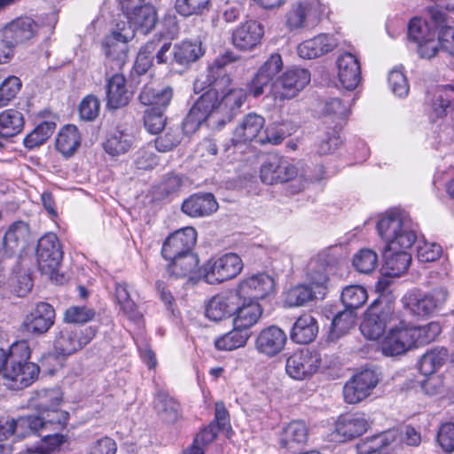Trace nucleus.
Here are the masks:
<instances>
[{"instance_id": "nucleus-1", "label": "nucleus", "mask_w": 454, "mask_h": 454, "mask_svg": "<svg viewBox=\"0 0 454 454\" xmlns=\"http://www.w3.org/2000/svg\"><path fill=\"white\" fill-rule=\"evenodd\" d=\"M362 334L379 340L378 349L387 357H397L436 340L442 327L437 322L416 325L405 320L400 311H368L360 325Z\"/></svg>"}, {"instance_id": "nucleus-2", "label": "nucleus", "mask_w": 454, "mask_h": 454, "mask_svg": "<svg viewBox=\"0 0 454 454\" xmlns=\"http://www.w3.org/2000/svg\"><path fill=\"white\" fill-rule=\"evenodd\" d=\"M376 227L385 243V274L398 277L408 270L411 262V249L417 240L415 224L406 213L395 209L380 215Z\"/></svg>"}, {"instance_id": "nucleus-3", "label": "nucleus", "mask_w": 454, "mask_h": 454, "mask_svg": "<svg viewBox=\"0 0 454 454\" xmlns=\"http://www.w3.org/2000/svg\"><path fill=\"white\" fill-rule=\"evenodd\" d=\"M212 86L199 98L184 120L186 132L196 130L203 123L212 129H221L239 114L247 99L245 89L231 88L219 93L221 82L216 79Z\"/></svg>"}, {"instance_id": "nucleus-4", "label": "nucleus", "mask_w": 454, "mask_h": 454, "mask_svg": "<svg viewBox=\"0 0 454 454\" xmlns=\"http://www.w3.org/2000/svg\"><path fill=\"white\" fill-rule=\"evenodd\" d=\"M30 354L28 343L25 340L13 343L6 352L3 377L8 388L23 389L37 379L40 370L37 364L28 361Z\"/></svg>"}, {"instance_id": "nucleus-5", "label": "nucleus", "mask_w": 454, "mask_h": 454, "mask_svg": "<svg viewBox=\"0 0 454 454\" xmlns=\"http://www.w3.org/2000/svg\"><path fill=\"white\" fill-rule=\"evenodd\" d=\"M61 394L58 389L37 391L30 401V405L38 411L36 419L42 422L41 429L58 430L63 428L68 420V412L59 409Z\"/></svg>"}, {"instance_id": "nucleus-6", "label": "nucleus", "mask_w": 454, "mask_h": 454, "mask_svg": "<svg viewBox=\"0 0 454 454\" xmlns=\"http://www.w3.org/2000/svg\"><path fill=\"white\" fill-rule=\"evenodd\" d=\"M243 266V262L237 254L227 253L207 260L200 273L205 282L215 285L236 278Z\"/></svg>"}, {"instance_id": "nucleus-7", "label": "nucleus", "mask_w": 454, "mask_h": 454, "mask_svg": "<svg viewBox=\"0 0 454 454\" xmlns=\"http://www.w3.org/2000/svg\"><path fill=\"white\" fill-rule=\"evenodd\" d=\"M320 0H297L286 11L284 23L290 31L315 26L326 11Z\"/></svg>"}, {"instance_id": "nucleus-8", "label": "nucleus", "mask_w": 454, "mask_h": 454, "mask_svg": "<svg viewBox=\"0 0 454 454\" xmlns=\"http://www.w3.org/2000/svg\"><path fill=\"white\" fill-rule=\"evenodd\" d=\"M447 297L448 292L444 287L435 288L427 294L413 290L403 297L402 302L403 308L411 315L425 318L441 309Z\"/></svg>"}, {"instance_id": "nucleus-9", "label": "nucleus", "mask_w": 454, "mask_h": 454, "mask_svg": "<svg viewBox=\"0 0 454 454\" xmlns=\"http://www.w3.org/2000/svg\"><path fill=\"white\" fill-rule=\"evenodd\" d=\"M435 27L421 18H413L408 26V37L410 42L416 44L419 57L431 59L438 51V43L435 39Z\"/></svg>"}, {"instance_id": "nucleus-10", "label": "nucleus", "mask_w": 454, "mask_h": 454, "mask_svg": "<svg viewBox=\"0 0 454 454\" xmlns=\"http://www.w3.org/2000/svg\"><path fill=\"white\" fill-rule=\"evenodd\" d=\"M95 334L96 331L91 326L83 329L64 326L55 335L54 348L60 355L70 356L86 346Z\"/></svg>"}, {"instance_id": "nucleus-11", "label": "nucleus", "mask_w": 454, "mask_h": 454, "mask_svg": "<svg viewBox=\"0 0 454 454\" xmlns=\"http://www.w3.org/2000/svg\"><path fill=\"white\" fill-rule=\"evenodd\" d=\"M340 247H330L321 250L309 263L308 278L315 287L324 288L328 281V271L340 262Z\"/></svg>"}, {"instance_id": "nucleus-12", "label": "nucleus", "mask_w": 454, "mask_h": 454, "mask_svg": "<svg viewBox=\"0 0 454 454\" xmlns=\"http://www.w3.org/2000/svg\"><path fill=\"white\" fill-rule=\"evenodd\" d=\"M310 82V74L304 68L286 71L270 86V93L277 99L294 98Z\"/></svg>"}, {"instance_id": "nucleus-13", "label": "nucleus", "mask_w": 454, "mask_h": 454, "mask_svg": "<svg viewBox=\"0 0 454 454\" xmlns=\"http://www.w3.org/2000/svg\"><path fill=\"white\" fill-rule=\"evenodd\" d=\"M380 381L379 373L373 369L356 372L343 387V396L348 403L355 404L371 395Z\"/></svg>"}, {"instance_id": "nucleus-14", "label": "nucleus", "mask_w": 454, "mask_h": 454, "mask_svg": "<svg viewBox=\"0 0 454 454\" xmlns=\"http://www.w3.org/2000/svg\"><path fill=\"white\" fill-rule=\"evenodd\" d=\"M63 253L54 233H47L37 243L36 259L42 273L52 278L62 261Z\"/></svg>"}, {"instance_id": "nucleus-15", "label": "nucleus", "mask_w": 454, "mask_h": 454, "mask_svg": "<svg viewBox=\"0 0 454 454\" xmlns=\"http://www.w3.org/2000/svg\"><path fill=\"white\" fill-rule=\"evenodd\" d=\"M321 364V357L308 348L293 353L286 360V372L293 379L301 380L314 374Z\"/></svg>"}, {"instance_id": "nucleus-16", "label": "nucleus", "mask_w": 454, "mask_h": 454, "mask_svg": "<svg viewBox=\"0 0 454 454\" xmlns=\"http://www.w3.org/2000/svg\"><path fill=\"white\" fill-rule=\"evenodd\" d=\"M274 286V279L270 275L258 273L243 278L234 292L240 300L257 301L273 293Z\"/></svg>"}, {"instance_id": "nucleus-17", "label": "nucleus", "mask_w": 454, "mask_h": 454, "mask_svg": "<svg viewBox=\"0 0 454 454\" xmlns=\"http://www.w3.org/2000/svg\"><path fill=\"white\" fill-rule=\"evenodd\" d=\"M297 175L298 168L294 163L278 156L270 157L260 171L261 180L266 184L288 182Z\"/></svg>"}, {"instance_id": "nucleus-18", "label": "nucleus", "mask_w": 454, "mask_h": 454, "mask_svg": "<svg viewBox=\"0 0 454 454\" xmlns=\"http://www.w3.org/2000/svg\"><path fill=\"white\" fill-rule=\"evenodd\" d=\"M121 10L134 29L145 35L151 32L156 25V9L147 0L136 4L121 6Z\"/></svg>"}, {"instance_id": "nucleus-19", "label": "nucleus", "mask_w": 454, "mask_h": 454, "mask_svg": "<svg viewBox=\"0 0 454 454\" xmlns=\"http://www.w3.org/2000/svg\"><path fill=\"white\" fill-rule=\"evenodd\" d=\"M29 236V227L22 221L12 223L4 234L0 232V262L14 256L25 247Z\"/></svg>"}, {"instance_id": "nucleus-20", "label": "nucleus", "mask_w": 454, "mask_h": 454, "mask_svg": "<svg viewBox=\"0 0 454 454\" xmlns=\"http://www.w3.org/2000/svg\"><path fill=\"white\" fill-rule=\"evenodd\" d=\"M197 240V232L192 227H184L171 233L164 241L161 254L165 259L191 253Z\"/></svg>"}, {"instance_id": "nucleus-21", "label": "nucleus", "mask_w": 454, "mask_h": 454, "mask_svg": "<svg viewBox=\"0 0 454 454\" xmlns=\"http://www.w3.org/2000/svg\"><path fill=\"white\" fill-rule=\"evenodd\" d=\"M263 35L264 27L260 22L250 20L232 31L231 43L239 51H250L261 43Z\"/></svg>"}, {"instance_id": "nucleus-22", "label": "nucleus", "mask_w": 454, "mask_h": 454, "mask_svg": "<svg viewBox=\"0 0 454 454\" xmlns=\"http://www.w3.org/2000/svg\"><path fill=\"white\" fill-rule=\"evenodd\" d=\"M283 67L282 58L278 53H273L260 67L251 83L248 90L254 97L257 98L264 92V88L271 86L276 81L275 76L281 71Z\"/></svg>"}, {"instance_id": "nucleus-23", "label": "nucleus", "mask_w": 454, "mask_h": 454, "mask_svg": "<svg viewBox=\"0 0 454 454\" xmlns=\"http://www.w3.org/2000/svg\"><path fill=\"white\" fill-rule=\"evenodd\" d=\"M54 321L55 310L53 307L47 302H39L25 317L23 327L27 333L41 335L51 329Z\"/></svg>"}, {"instance_id": "nucleus-24", "label": "nucleus", "mask_w": 454, "mask_h": 454, "mask_svg": "<svg viewBox=\"0 0 454 454\" xmlns=\"http://www.w3.org/2000/svg\"><path fill=\"white\" fill-rule=\"evenodd\" d=\"M337 46L338 39L334 35L322 33L301 43L297 53L302 59H312L333 51Z\"/></svg>"}, {"instance_id": "nucleus-25", "label": "nucleus", "mask_w": 454, "mask_h": 454, "mask_svg": "<svg viewBox=\"0 0 454 454\" xmlns=\"http://www.w3.org/2000/svg\"><path fill=\"white\" fill-rule=\"evenodd\" d=\"M38 31V25L29 17H20L7 23L2 29L6 42L14 46L31 40Z\"/></svg>"}, {"instance_id": "nucleus-26", "label": "nucleus", "mask_w": 454, "mask_h": 454, "mask_svg": "<svg viewBox=\"0 0 454 454\" xmlns=\"http://www.w3.org/2000/svg\"><path fill=\"white\" fill-rule=\"evenodd\" d=\"M286 343V333L279 327L271 325L259 333L255 340V348L258 353L272 357L283 350Z\"/></svg>"}, {"instance_id": "nucleus-27", "label": "nucleus", "mask_w": 454, "mask_h": 454, "mask_svg": "<svg viewBox=\"0 0 454 454\" xmlns=\"http://www.w3.org/2000/svg\"><path fill=\"white\" fill-rule=\"evenodd\" d=\"M338 78L341 85L348 90H355L361 81L360 64L357 58L349 52L340 54L337 60Z\"/></svg>"}, {"instance_id": "nucleus-28", "label": "nucleus", "mask_w": 454, "mask_h": 454, "mask_svg": "<svg viewBox=\"0 0 454 454\" xmlns=\"http://www.w3.org/2000/svg\"><path fill=\"white\" fill-rule=\"evenodd\" d=\"M368 426L364 413H348L338 418L335 432L342 441H345L360 436L367 430Z\"/></svg>"}, {"instance_id": "nucleus-29", "label": "nucleus", "mask_w": 454, "mask_h": 454, "mask_svg": "<svg viewBox=\"0 0 454 454\" xmlns=\"http://www.w3.org/2000/svg\"><path fill=\"white\" fill-rule=\"evenodd\" d=\"M234 290H229L215 295L206 307V316L212 321H220L229 317L234 312L236 300Z\"/></svg>"}, {"instance_id": "nucleus-30", "label": "nucleus", "mask_w": 454, "mask_h": 454, "mask_svg": "<svg viewBox=\"0 0 454 454\" xmlns=\"http://www.w3.org/2000/svg\"><path fill=\"white\" fill-rule=\"evenodd\" d=\"M106 106L118 109L125 106L130 100L131 93L128 90L126 79L121 74L112 75L106 81Z\"/></svg>"}, {"instance_id": "nucleus-31", "label": "nucleus", "mask_w": 454, "mask_h": 454, "mask_svg": "<svg viewBox=\"0 0 454 454\" xmlns=\"http://www.w3.org/2000/svg\"><path fill=\"white\" fill-rule=\"evenodd\" d=\"M263 126V117L255 114H247L236 127L233 132L232 143L236 145L254 141L262 132Z\"/></svg>"}, {"instance_id": "nucleus-32", "label": "nucleus", "mask_w": 454, "mask_h": 454, "mask_svg": "<svg viewBox=\"0 0 454 454\" xmlns=\"http://www.w3.org/2000/svg\"><path fill=\"white\" fill-rule=\"evenodd\" d=\"M218 208V204L211 193L195 194L185 200L182 205V211L192 216H206Z\"/></svg>"}, {"instance_id": "nucleus-33", "label": "nucleus", "mask_w": 454, "mask_h": 454, "mask_svg": "<svg viewBox=\"0 0 454 454\" xmlns=\"http://www.w3.org/2000/svg\"><path fill=\"white\" fill-rule=\"evenodd\" d=\"M318 333L317 319L310 314H303L294 322L291 332V340L298 344H308L314 340Z\"/></svg>"}, {"instance_id": "nucleus-34", "label": "nucleus", "mask_w": 454, "mask_h": 454, "mask_svg": "<svg viewBox=\"0 0 454 454\" xmlns=\"http://www.w3.org/2000/svg\"><path fill=\"white\" fill-rule=\"evenodd\" d=\"M309 437V429L302 420H294L287 424L280 434V443L288 450L303 446Z\"/></svg>"}, {"instance_id": "nucleus-35", "label": "nucleus", "mask_w": 454, "mask_h": 454, "mask_svg": "<svg viewBox=\"0 0 454 454\" xmlns=\"http://www.w3.org/2000/svg\"><path fill=\"white\" fill-rule=\"evenodd\" d=\"M233 326L249 331L254 325L262 314V308L256 301L244 300L241 306L234 309Z\"/></svg>"}, {"instance_id": "nucleus-36", "label": "nucleus", "mask_w": 454, "mask_h": 454, "mask_svg": "<svg viewBox=\"0 0 454 454\" xmlns=\"http://www.w3.org/2000/svg\"><path fill=\"white\" fill-rule=\"evenodd\" d=\"M173 60L178 65L185 66L198 60L204 51L200 42L184 40L172 48Z\"/></svg>"}, {"instance_id": "nucleus-37", "label": "nucleus", "mask_w": 454, "mask_h": 454, "mask_svg": "<svg viewBox=\"0 0 454 454\" xmlns=\"http://www.w3.org/2000/svg\"><path fill=\"white\" fill-rule=\"evenodd\" d=\"M81 144V135L74 125L63 127L56 138V148L65 157L73 155Z\"/></svg>"}, {"instance_id": "nucleus-38", "label": "nucleus", "mask_w": 454, "mask_h": 454, "mask_svg": "<svg viewBox=\"0 0 454 454\" xmlns=\"http://www.w3.org/2000/svg\"><path fill=\"white\" fill-rule=\"evenodd\" d=\"M171 98L172 90L170 88H156L153 84L145 85L139 95L140 102L148 107H166Z\"/></svg>"}, {"instance_id": "nucleus-39", "label": "nucleus", "mask_w": 454, "mask_h": 454, "mask_svg": "<svg viewBox=\"0 0 454 454\" xmlns=\"http://www.w3.org/2000/svg\"><path fill=\"white\" fill-rule=\"evenodd\" d=\"M395 439L394 431L375 435L357 445L358 454H390L387 446Z\"/></svg>"}, {"instance_id": "nucleus-40", "label": "nucleus", "mask_w": 454, "mask_h": 454, "mask_svg": "<svg viewBox=\"0 0 454 454\" xmlns=\"http://www.w3.org/2000/svg\"><path fill=\"white\" fill-rule=\"evenodd\" d=\"M24 116L16 109H6L0 113V136L12 137L21 132Z\"/></svg>"}, {"instance_id": "nucleus-41", "label": "nucleus", "mask_w": 454, "mask_h": 454, "mask_svg": "<svg viewBox=\"0 0 454 454\" xmlns=\"http://www.w3.org/2000/svg\"><path fill=\"white\" fill-rule=\"evenodd\" d=\"M154 410L166 422H174L178 417L179 403L163 389H159L154 398Z\"/></svg>"}, {"instance_id": "nucleus-42", "label": "nucleus", "mask_w": 454, "mask_h": 454, "mask_svg": "<svg viewBox=\"0 0 454 454\" xmlns=\"http://www.w3.org/2000/svg\"><path fill=\"white\" fill-rule=\"evenodd\" d=\"M356 313L353 309H345L339 312L333 319L328 338L335 341L347 334L355 326Z\"/></svg>"}, {"instance_id": "nucleus-43", "label": "nucleus", "mask_w": 454, "mask_h": 454, "mask_svg": "<svg viewBox=\"0 0 454 454\" xmlns=\"http://www.w3.org/2000/svg\"><path fill=\"white\" fill-rule=\"evenodd\" d=\"M114 295L120 311H121L130 320L137 321L140 319L141 315L137 310L136 302L131 298L128 284L117 283L115 285Z\"/></svg>"}, {"instance_id": "nucleus-44", "label": "nucleus", "mask_w": 454, "mask_h": 454, "mask_svg": "<svg viewBox=\"0 0 454 454\" xmlns=\"http://www.w3.org/2000/svg\"><path fill=\"white\" fill-rule=\"evenodd\" d=\"M249 337V331L233 326L231 331L220 336L215 340V346L219 350H234L244 347Z\"/></svg>"}, {"instance_id": "nucleus-45", "label": "nucleus", "mask_w": 454, "mask_h": 454, "mask_svg": "<svg viewBox=\"0 0 454 454\" xmlns=\"http://www.w3.org/2000/svg\"><path fill=\"white\" fill-rule=\"evenodd\" d=\"M449 356L445 348H434L426 352L419 360V371L424 375L433 374L442 367Z\"/></svg>"}, {"instance_id": "nucleus-46", "label": "nucleus", "mask_w": 454, "mask_h": 454, "mask_svg": "<svg viewBox=\"0 0 454 454\" xmlns=\"http://www.w3.org/2000/svg\"><path fill=\"white\" fill-rule=\"evenodd\" d=\"M133 145V136L124 130L115 129L105 143V150L114 156L126 153Z\"/></svg>"}, {"instance_id": "nucleus-47", "label": "nucleus", "mask_w": 454, "mask_h": 454, "mask_svg": "<svg viewBox=\"0 0 454 454\" xmlns=\"http://www.w3.org/2000/svg\"><path fill=\"white\" fill-rule=\"evenodd\" d=\"M167 260L170 262L168 265V272L176 278L190 275L199 263L198 257L192 252Z\"/></svg>"}, {"instance_id": "nucleus-48", "label": "nucleus", "mask_w": 454, "mask_h": 454, "mask_svg": "<svg viewBox=\"0 0 454 454\" xmlns=\"http://www.w3.org/2000/svg\"><path fill=\"white\" fill-rule=\"evenodd\" d=\"M129 42L114 35H106L102 43V48L105 55L112 60L123 63L129 52Z\"/></svg>"}, {"instance_id": "nucleus-49", "label": "nucleus", "mask_w": 454, "mask_h": 454, "mask_svg": "<svg viewBox=\"0 0 454 454\" xmlns=\"http://www.w3.org/2000/svg\"><path fill=\"white\" fill-rule=\"evenodd\" d=\"M340 299L345 309H353L356 312V309L365 303L368 294L364 286L352 285L343 288Z\"/></svg>"}, {"instance_id": "nucleus-50", "label": "nucleus", "mask_w": 454, "mask_h": 454, "mask_svg": "<svg viewBox=\"0 0 454 454\" xmlns=\"http://www.w3.org/2000/svg\"><path fill=\"white\" fill-rule=\"evenodd\" d=\"M431 115L434 119L454 121V98L447 93L436 96L432 102Z\"/></svg>"}, {"instance_id": "nucleus-51", "label": "nucleus", "mask_w": 454, "mask_h": 454, "mask_svg": "<svg viewBox=\"0 0 454 454\" xmlns=\"http://www.w3.org/2000/svg\"><path fill=\"white\" fill-rule=\"evenodd\" d=\"M56 124L52 121H43L33 131L27 134L23 141L26 148L33 149L43 145L54 132Z\"/></svg>"}, {"instance_id": "nucleus-52", "label": "nucleus", "mask_w": 454, "mask_h": 454, "mask_svg": "<svg viewBox=\"0 0 454 454\" xmlns=\"http://www.w3.org/2000/svg\"><path fill=\"white\" fill-rule=\"evenodd\" d=\"M69 446L67 435L53 434L45 435L40 443L35 447L34 450L37 454H51L56 451H61Z\"/></svg>"}, {"instance_id": "nucleus-53", "label": "nucleus", "mask_w": 454, "mask_h": 454, "mask_svg": "<svg viewBox=\"0 0 454 454\" xmlns=\"http://www.w3.org/2000/svg\"><path fill=\"white\" fill-rule=\"evenodd\" d=\"M316 294L312 287L308 285H299L290 288L285 298L286 305L289 307H299L311 301Z\"/></svg>"}, {"instance_id": "nucleus-54", "label": "nucleus", "mask_w": 454, "mask_h": 454, "mask_svg": "<svg viewBox=\"0 0 454 454\" xmlns=\"http://www.w3.org/2000/svg\"><path fill=\"white\" fill-rule=\"evenodd\" d=\"M352 263L360 273L369 274L378 265V255L371 249H361L353 256Z\"/></svg>"}, {"instance_id": "nucleus-55", "label": "nucleus", "mask_w": 454, "mask_h": 454, "mask_svg": "<svg viewBox=\"0 0 454 454\" xmlns=\"http://www.w3.org/2000/svg\"><path fill=\"white\" fill-rule=\"evenodd\" d=\"M165 108L152 106L145 111L144 123L150 133L157 134L163 129L166 124V119L163 116Z\"/></svg>"}, {"instance_id": "nucleus-56", "label": "nucleus", "mask_w": 454, "mask_h": 454, "mask_svg": "<svg viewBox=\"0 0 454 454\" xmlns=\"http://www.w3.org/2000/svg\"><path fill=\"white\" fill-rule=\"evenodd\" d=\"M13 434L17 437H25L30 433L37 432L40 430L42 422L36 416H24L20 417L17 419H12Z\"/></svg>"}, {"instance_id": "nucleus-57", "label": "nucleus", "mask_w": 454, "mask_h": 454, "mask_svg": "<svg viewBox=\"0 0 454 454\" xmlns=\"http://www.w3.org/2000/svg\"><path fill=\"white\" fill-rule=\"evenodd\" d=\"M21 82L16 76H8L0 85V107L6 106L19 93Z\"/></svg>"}, {"instance_id": "nucleus-58", "label": "nucleus", "mask_w": 454, "mask_h": 454, "mask_svg": "<svg viewBox=\"0 0 454 454\" xmlns=\"http://www.w3.org/2000/svg\"><path fill=\"white\" fill-rule=\"evenodd\" d=\"M95 317L94 309L86 306H71L64 313V320L70 324H84Z\"/></svg>"}, {"instance_id": "nucleus-59", "label": "nucleus", "mask_w": 454, "mask_h": 454, "mask_svg": "<svg viewBox=\"0 0 454 454\" xmlns=\"http://www.w3.org/2000/svg\"><path fill=\"white\" fill-rule=\"evenodd\" d=\"M208 4L209 0H176L175 8L180 15L189 17L201 13Z\"/></svg>"}, {"instance_id": "nucleus-60", "label": "nucleus", "mask_w": 454, "mask_h": 454, "mask_svg": "<svg viewBox=\"0 0 454 454\" xmlns=\"http://www.w3.org/2000/svg\"><path fill=\"white\" fill-rule=\"evenodd\" d=\"M427 378L421 381L422 391L430 396L440 395L444 394L447 388V383L442 375L430 374Z\"/></svg>"}, {"instance_id": "nucleus-61", "label": "nucleus", "mask_w": 454, "mask_h": 454, "mask_svg": "<svg viewBox=\"0 0 454 454\" xmlns=\"http://www.w3.org/2000/svg\"><path fill=\"white\" fill-rule=\"evenodd\" d=\"M388 84L394 94L403 98L409 92V84L403 71L397 68L392 69L388 74Z\"/></svg>"}, {"instance_id": "nucleus-62", "label": "nucleus", "mask_w": 454, "mask_h": 454, "mask_svg": "<svg viewBox=\"0 0 454 454\" xmlns=\"http://www.w3.org/2000/svg\"><path fill=\"white\" fill-rule=\"evenodd\" d=\"M325 115L333 118L334 121L345 120L349 113V105L345 104L340 98H332L325 103Z\"/></svg>"}, {"instance_id": "nucleus-63", "label": "nucleus", "mask_w": 454, "mask_h": 454, "mask_svg": "<svg viewBox=\"0 0 454 454\" xmlns=\"http://www.w3.org/2000/svg\"><path fill=\"white\" fill-rule=\"evenodd\" d=\"M100 101L93 95L86 96L79 106V113L82 119L93 121L99 114Z\"/></svg>"}, {"instance_id": "nucleus-64", "label": "nucleus", "mask_w": 454, "mask_h": 454, "mask_svg": "<svg viewBox=\"0 0 454 454\" xmlns=\"http://www.w3.org/2000/svg\"><path fill=\"white\" fill-rule=\"evenodd\" d=\"M437 442L445 452L454 450V423L446 422L441 425L437 433Z\"/></svg>"}]
</instances>
